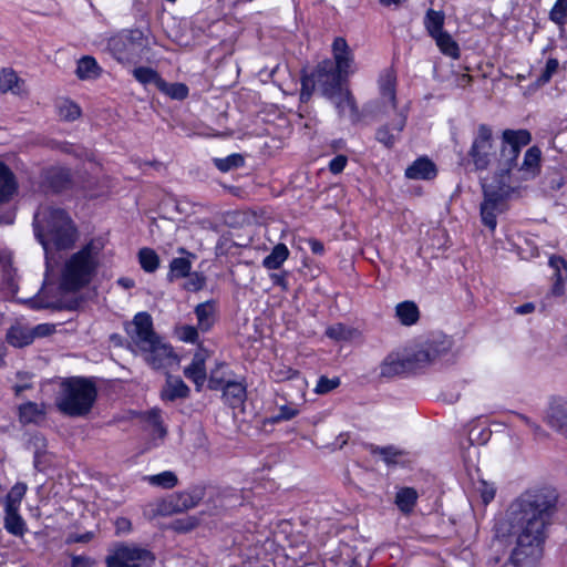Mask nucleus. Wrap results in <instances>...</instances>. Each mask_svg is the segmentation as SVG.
I'll return each mask as SVG.
<instances>
[{
    "label": "nucleus",
    "instance_id": "nucleus-1",
    "mask_svg": "<svg viewBox=\"0 0 567 567\" xmlns=\"http://www.w3.org/2000/svg\"><path fill=\"white\" fill-rule=\"evenodd\" d=\"M558 494L551 487H536L522 493L509 506L507 518L495 526L493 548L513 546L508 557L495 555L491 567H523L542 558L548 527L556 512Z\"/></svg>",
    "mask_w": 567,
    "mask_h": 567
},
{
    "label": "nucleus",
    "instance_id": "nucleus-2",
    "mask_svg": "<svg viewBox=\"0 0 567 567\" xmlns=\"http://www.w3.org/2000/svg\"><path fill=\"white\" fill-rule=\"evenodd\" d=\"M103 249V240L95 238L72 254L61 269L59 286L43 287L40 296L41 307L55 310L78 309L80 300L66 295L78 292L92 281L101 265Z\"/></svg>",
    "mask_w": 567,
    "mask_h": 567
},
{
    "label": "nucleus",
    "instance_id": "nucleus-3",
    "mask_svg": "<svg viewBox=\"0 0 567 567\" xmlns=\"http://www.w3.org/2000/svg\"><path fill=\"white\" fill-rule=\"evenodd\" d=\"M532 140L527 130H505L502 135L501 155L493 181L483 185L484 200L481 204L483 224L492 231L496 228V216L506 208V200L516 193L511 171L517 166L520 148Z\"/></svg>",
    "mask_w": 567,
    "mask_h": 567
},
{
    "label": "nucleus",
    "instance_id": "nucleus-4",
    "mask_svg": "<svg viewBox=\"0 0 567 567\" xmlns=\"http://www.w3.org/2000/svg\"><path fill=\"white\" fill-rule=\"evenodd\" d=\"M34 234L49 259L54 251L70 249L78 239V230L61 208L43 206L34 215Z\"/></svg>",
    "mask_w": 567,
    "mask_h": 567
},
{
    "label": "nucleus",
    "instance_id": "nucleus-5",
    "mask_svg": "<svg viewBox=\"0 0 567 567\" xmlns=\"http://www.w3.org/2000/svg\"><path fill=\"white\" fill-rule=\"evenodd\" d=\"M126 331L132 342L143 352L146 362L154 369L177 363L173 348L156 334L152 317L147 312H138L127 326Z\"/></svg>",
    "mask_w": 567,
    "mask_h": 567
},
{
    "label": "nucleus",
    "instance_id": "nucleus-6",
    "mask_svg": "<svg viewBox=\"0 0 567 567\" xmlns=\"http://www.w3.org/2000/svg\"><path fill=\"white\" fill-rule=\"evenodd\" d=\"M96 394V388L92 381L84 378H70L61 383L55 404L65 415L84 416L91 411Z\"/></svg>",
    "mask_w": 567,
    "mask_h": 567
},
{
    "label": "nucleus",
    "instance_id": "nucleus-7",
    "mask_svg": "<svg viewBox=\"0 0 567 567\" xmlns=\"http://www.w3.org/2000/svg\"><path fill=\"white\" fill-rule=\"evenodd\" d=\"M147 39L140 30L112 39L110 47L121 63H136L147 50Z\"/></svg>",
    "mask_w": 567,
    "mask_h": 567
},
{
    "label": "nucleus",
    "instance_id": "nucleus-8",
    "mask_svg": "<svg viewBox=\"0 0 567 567\" xmlns=\"http://www.w3.org/2000/svg\"><path fill=\"white\" fill-rule=\"evenodd\" d=\"M476 169H487L496 157V145L493 130L486 124H480L468 152Z\"/></svg>",
    "mask_w": 567,
    "mask_h": 567
},
{
    "label": "nucleus",
    "instance_id": "nucleus-9",
    "mask_svg": "<svg viewBox=\"0 0 567 567\" xmlns=\"http://www.w3.org/2000/svg\"><path fill=\"white\" fill-rule=\"evenodd\" d=\"M155 556L148 549L136 545L117 544L107 555V567H141L143 564L151 566Z\"/></svg>",
    "mask_w": 567,
    "mask_h": 567
},
{
    "label": "nucleus",
    "instance_id": "nucleus-10",
    "mask_svg": "<svg viewBox=\"0 0 567 567\" xmlns=\"http://www.w3.org/2000/svg\"><path fill=\"white\" fill-rule=\"evenodd\" d=\"M348 76V74L334 68L333 62L329 59L320 62L312 74L316 84L327 99L347 89L343 86V82L347 81Z\"/></svg>",
    "mask_w": 567,
    "mask_h": 567
},
{
    "label": "nucleus",
    "instance_id": "nucleus-11",
    "mask_svg": "<svg viewBox=\"0 0 567 567\" xmlns=\"http://www.w3.org/2000/svg\"><path fill=\"white\" fill-rule=\"evenodd\" d=\"M342 118H348L351 123H358L361 120L355 99L349 89H346L334 96L329 97Z\"/></svg>",
    "mask_w": 567,
    "mask_h": 567
},
{
    "label": "nucleus",
    "instance_id": "nucleus-12",
    "mask_svg": "<svg viewBox=\"0 0 567 567\" xmlns=\"http://www.w3.org/2000/svg\"><path fill=\"white\" fill-rule=\"evenodd\" d=\"M408 120V107H403L400 110L395 117L392 121V128L390 130L389 125H383L378 128L375 137L386 147H392L396 140L399 138L401 132L405 127Z\"/></svg>",
    "mask_w": 567,
    "mask_h": 567
},
{
    "label": "nucleus",
    "instance_id": "nucleus-13",
    "mask_svg": "<svg viewBox=\"0 0 567 567\" xmlns=\"http://www.w3.org/2000/svg\"><path fill=\"white\" fill-rule=\"evenodd\" d=\"M333 66L350 75L354 63L353 53L342 37H338L332 43Z\"/></svg>",
    "mask_w": 567,
    "mask_h": 567
},
{
    "label": "nucleus",
    "instance_id": "nucleus-14",
    "mask_svg": "<svg viewBox=\"0 0 567 567\" xmlns=\"http://www.w3.org/2000/svg\"><path fill=\"white\" fill-rule=\"evenodd\" d=\"M547 423L567 437V400L557 399L550 403L547 412Z\"/></svg>",
    "mask_w": 567,
    "mask_h": 567
},
{
    "label": "nucleus",
    "instance_id": "nucleus-15",
    "mask_svg": "<svg viewBox=\"0 0 567 567\" xmlns=\"http://www.w3.org/2000/svg\"><path fill=\"white\" fill-rule=\"evenodd\" d=\"M206 358V353L199 350L194 354L192 363L184 369V375L195 383L198 391L207 379L205 367Z\"/></svg>",
    "mask_w": 567,
    "mask_h": 567
},
{
    "label": "nucleus",
    "instance_id": "nucleus-16",
    "mask_svg": "<svg viewBox=\"0 0 567 567\" xmlns=\"http://www.w3.org/2000/svg\"><path fill=\"white\" fill-rule=\"evenodd\" d=\"M410 179H432L436 176V167L427 157H420L405 169Z\"/></svg>",
    "mask_w": 567,
    "mask_h": 567
},
{
    "label": "nucleus",
    "instance_id": "nucleus-17",
    "mask_svg": "<svg viewBox=\"0 0 567 567\" xmlns=\"http://www.w3.org/2000/svg\"><path fill=\"white\" fill-rule=\"evenodd\" d=\"M542 152L537 146L529 147L525 155L518 172L523 179L534 178L540 171Z\"/></svg>",
    "mask_w": 567,
    "mask_h": 567
},
{
    "label": "nucleus",
    "instance_id": "nucleus-18",
    "mask_svg": "<svg viewBox=\"0 0 567 567\" xmlns=\"http://www.w3.org/2000/svg\"><path fill=\"white\" fill-rule=\"evenodd\" d=\"M189 395V388L178 377L168 375L166 384L161 392V396L166 401H175L176 399H185Z\"/></svg>",
    "mask_w": 567,
    "mask_h": 567
},
{
    "label": "nucleus",
    "instance_id": "nucleus-19",
    "mask_svg": "<svg viewBox=\"0 0 567 567\" xmlns=\"http://www.w3.org/2000/svg\"><path fill=\"white\" fill-rule=\"evenodd\" d=\"M410 361L398 354H389L380 365V375L383 378H393L409 371Z\"/></svg>",
    "mask_w": 567,
    "mask_h": 567
},
{
    "label": "nucleus",
    "instance_id": "nucleus-20",
    "mask_svg": "<svg viewBox=\"0 0 567 567\" xmlns=\"http://www.w3.org/2000/svg\"><path fill=\"white\" fill-rule=\"evenodd\" d=\"M151 513L148 514L151 517L155 516H171L181 512V506L178 505V498L175 493L157 501L154 504H150Z\"/></svg>",
    "mask_w": 567,
    "mask_h": 567
},
{
    "label": "nucleus",
    "instance_id": "nucleus-21",
    "mask_svg": "<svg viewBox=\"0 0 567 567\" xmlns=\"http://www.w3.org/2000/svg\"><path fill=\"white\" fill-rule=\"evenodd\" d=\"M9 91L14 94L24 93V81L12 69H3L0 72V92L7 93Z\"/></svg>",
    "mask_w": 567,
    "mask_h": 567
},
{
    "label": "nucleus",
    "instance_id": "nucleus-22",
    "mask_svg": "<svg viewBox=\"0 0 567 567\" xmlns=\"http://www.w3.org/2000/svg\"><path fill=\"white\" fill-rule=\"evenodd\" d=\"M395 81V75L389 70L380 78L381 99L384 103H389L393 110L396 109Z\"/></svg>",
    "mask_w": 567,
    "mask_h": 567
},
{
    "label": "nucleus",
    "instance_id": "nucleus-23",
    "mask_svg": "<svg viewBox=\"0 0 567 567\" xmlns=\"http://www.w3.org/2000/svg\"><path fill=\"white\" fill-rule=\"evenodd\" d=\"M7 341L17 348L29 346L33 342L32 329L21 324L12 326L7 332Z\"/></svg>",
    "mask_w": 567,
    "mask_h": 567
},
{
    "label": "nucleus",
    "instance_id": "nucleus-24",
    "mask_svg": "<svg viewBox=\"0 0 567 567\" xmlns=\"http://www.w3.org/2000/svg\"><path fill=\"white\" fill-rule=\"evenodd\" d=\"M175 495L178 498V505L181 506V512L183 513L196 507L200 503L205 496V488L195 486L188 491L175 493Z\"/></svg>",
    "mask_w": 567,
    "mask_h": 567
},
{
    "label": "nucleus",
    "instance_id": "nucleus-25",
    "mask_svg": "<svg viewBox=\"0 0 567 567\" xmlns=\"http://www.w3.org/2000/svg\"><path fill=\"white\" fill-rule=\"evenodd\" d=\"M17 190V184L11 171L4 164L0 163V203L11 199Z\"/></svg>",
    "mask_w": 567,
    "mask_h": 567
},
{
    "label": "nucleus",
    "instance_id": "nucleus-26",
    "mask_svg": "<svg viewBox=\"0 0 567 567\" xmlns=\"http://www.w3.org/2000/svg\"><path fill=\"white\" fill-rule=\"evenodd\" d=\"M223 390V396L233 406H239L246 399V386L241 382L227 381Z\"/></svg>",
    "mask_w": 567,
    "mask_h": 567
},
{
    "label": "nucleus",
    "instance_id": "nucleus-27",
    "mask_svg": "<svg viewBox=\"0 0 567 567\" xmlns=\"http://www.w3.org/2000/svg\"><path fill=\"white\" fill-rule=\"evenodd\" d=\"M102 69L94 58L90 55L82 56L78 61L75 74L80 80H95L100 76Z\"/></svg>",
    "mask_w": 567,
    "mask_h": 567
},
{
    "label": "nucleus",
    "instance_id": "nucleus-28",
    "mask_svg": "<svg viewBox=\"0 0 567 567\" xmlns=\"http://www.w3.org/2000/svg\"><path fill=\"white\" fill-rule=\"evenodd\" d=\"M436 349L432 346H427L425 348L419 349L410 355H406L405 361H410L409 370H413L431 363L436 359Z\"/></svg>",
    "mask_w": 567,
    "mask_h": 567
},
{
    "label": "nucleus",
    "instance_id": "nucleus-29",
    "mask_svg": "<svg viewBox=\"0 0 567 567\" xmlns=\"http://www.w3.org/2000/svg\"><path fill=\"white\" fill-rule=\"evenodd\" d=\"M195 313L198 321V329L203 332L208 331L215 322V305L212 301H206L197 305Z\"/></svg>",
    "mask_w": 567,
    "mask_h": 567
},
{
    "label": "nucleus",
    "instance_id": "nucleus-30",
    "mask_svg": "<svg viewBox=\"0 0 567 567\" xmlns=\"http://www.w3.org/2000/svg\"><path fill=\"white\" fill-rule=\"evenodd\" d=\"M395 313L404 326L414 324L419 319V308L413 301H404L395 307Z\"/></svg>",
    "mask_w": 567,
    "mask_h": 567
},
{
    "label": "nucleus",
    "instance_id": "nucleus-31",
    "mask_svg": "<svg viewBox=\"0 0 567 567\" xmlns=\"http://www.w3.org/2000/svg\"><path fill=\"white\" fill-rule=\"evenodd\" d=\"M289 250L285 244H277L271 252L265 257L262 265L269 270L278 269L287 260Z\"/></svg>",
    "mask_w": 567,
    "mask_h": 567
},
{
    "label": "nucleus",
    "instance_id": "nucleus-32",
    "mask_svg": "<svg viewBox=\"0 0 567 567\" xmlns=\"http://www.w3.org/2000/svg\"><path fill=\"white\" fill-rule=\"evenodd\" d=\"M18 511L19 509L14 508H4V527L10 534L22 536L25 530V524Z\"/></svg>",
    "mask_w": 567,
    "mask_h": 567
},
{
    "label": "nucleus",
    "instance_id": "nucleus-33",
    "mask_svg": "<svg viewBox=\"0 0 567 567\" xmlns=\"http://www.w3.org/2000/svg\"><path fill=\"white\" fill-rule=\"evenodd\" d=\"M44 415V410L34 402L19 406V420L23 424L35 423Z\"/></svg>",
    "mask_w": 567,
    "mask_h": 567
},
{
    "label": "nucleus",
    "instance_id": "nucleus-34",
    "mask_svg": "<svg viewBox=\"0 0 567 567\" xmlns=\"http://www.w3.org/2000/svg\"><path fill=\"white\" fill-rule=\"evenodd\" d=\"M436 42V45L440 48L441 52L451 58L457 59L460 55V49L457 43L453 40L451 34L447 32H442L433 37Z\"/></svg>",
    "mask_w": 567,
    "mask_h": 567
},
{
    "label": "nucleus",
    "instance_id": "nucleus-35",
    "mask_svg": "<svg viewBox=\"0 0 567 567\" xmlns=\"http://www.w3.org/2000/svg\"><path fill=\"white\" fill-rule=\"evenodd\" d=\"M424 24L430 33V35L433 38L434 35L444 32L443 31V24H444V14L441 11L435 10H427Z\"/></svg>",
    "mask_w": 567,
    "mask_h": 567
},
{
    "label": "nucleus",
    "instance_id": "nucleus-36",
    "mask_svg": "<svg viewBox=\"0 0 567 567\" xmlns=\"http://www.w3.org/2000/svg\"><path fill=\"white\" fill-rule=\"evenodd\" d=\"M145 480L152 485L161 488L171 489L178 483V478L175 473L165 471L156 475L146 476Z\"/></svg>",
    "mask_w": 567,
    "mask_h": 567
},
{
    "label": "nucleus",
    "instance_id": "nucleus-37",
    "mask_svg": "<svg viewBox=\"0 0 567 567\" xmlns=\"http://www.w3.org/2000/svg\"><path fill=\"white\" fill-rule=\"evenodd\" d=\"M417 498V494L413 488L405 487L400 489L395 496V503L402 512H410Z\"/></svg>",
    "mask_w": 567,
    "mask_h": 567
},
{
    "label": "nucleus",
    "instance_id": "nucleus-38",
    "mask_svg": "<svg viewBox=\"0 0 567 567\" xmlns=\"http://www.w3.org/2000/svg\"><path fill=\"white\" fill-rule=\"evenodd\" d=\"M138 260L146 272H154L159 266V258L151 248H142L138 251Z\"/></svg>",
    "mask_w": 567,
    "mask_h": 567
},
{
    "label": "nucleus",
    "instance_id": "nucleus-39",
    "mask_svg": "<svg viewBox=\"0 0 567 567\" xmlns=\"http://www.w3.org/2000/svg\"><path fill=\"white\" fill-rule=\"evenodd\" d=\"M157 89L175 100H184L188 95V87L184 83H167L162 80Z\"/></svg>",
    "mask_w": 567,
    "mask_h": 567
},
{
    "label": "nucleus",
    "instance_id": "nucleus-40",
    "mask_svg": "<svg viewBox=\"0 0 567 567\" xmlns=\"http://www.w3.org/2000/svg\"><path fill=\"white\" fill-rule=\"evenodd\" d=\"M27 492V485L24 483H17L12 486L10 492L6 496L4 508L19 509L22 498Z\"/></svg>",
    "mask_w": 567,
    "mask_h": 567
},
{
    "label": "nucleus",
    "instance_id": "nucleus-41",
    "mask_svg": "<svg viewBox=\"0 0 567 567\" xmlns=\"http://www.w3.org/2000/svg\"><path fill=\"white\" fill-rule=\"evenodd\" d=\"M133 75L140 83L144 85L153 83L156 87L159 86V82L163 80L155 70L146 66L134 69Z\"/></svg>",
    "mask_w": 567,
    "mask_h": 567
},
{
    "label": "nucleus",
    "instance_id": "nucleus-42",
    "mask_svg": "<svg viewBox=\"0 0 567 567\" xmlns=\"http://www.w3.org/2000/svg\"><path fill=\"white\" fill-rule=\"evenodd\" d=\"M245 158L241 154H231L225 158H215L214 164L220 172H229L234 168L241 167Z\"/></svg>",
    "mask_w": 567,
    "mask_h": 567
},
{
    "label": "nucleus",
    "instance_id": "nucleus-43",
    "mask_svg": "<svg viewBox=\"0 0 567 567\" xmlns=\"http://www.w3.org/2000/svg\"><path fill=\"white\" fill-rule=\"evenodd\" d=\"M59 116L64 121H74L81 116L80 106L70 101L63 100L58 105Z\"/></svg>",
    "mask_w": 567,
    "mask_h": 567
},
{
    "label": "nucleus",
    "instance_id": "nucleus-44",
    "mask_svg": "<svg viewBox=\"0 0 567 567\" xmlns=\"http://www.w3.org/2000/svg\"><path fill=\"white\" fill-rule=\"evenodd\" d=\"M225 364L219 363L215 369L210 371V375L208 379V388L210 390H221L226 382V373L224 372Z\"/></svg>",
    "mask_w": 567,
    "mask_h": 567
},
{
    "label": "nucleus",
    "instance_id": "nucleus-45",
    "mask_svg": "<svg viewBox=\"0 0 567 567\" xmlns=\"http://www.w3.org/2000/svg\"><path fill=\"white\" fill-rule=\"evenodd\" d=\"M171 274L174 277H185L189 274L190 261L186 258H174L171 262Z\"/></svg>",
    "mask_w": 567,
    "mask_h": 567
},
{
    "label": "nucleus",
    "instance_id": "nucleus-46",
    "mask_svg": "<svg viewBox=\"0 0 567 567\" xmlns=\"http://www.w3.org/2000/svg\"><path fill=\"white\" fill-rule=\"evenodd\" d=\"M549 16L557 24H564L567 18V0H557Z\"/></svg>",
    "mask_w": 567,
    "mask_h": 567
},
{
    "label": "nucleus",
    "instance_id": "nucleus-47",
    "mask_svg": "<svg viewBox=\"0 0 567 567\" xmlns=\"http://www.w3.org/2000/svg\"><path fill=\"white\" fill-rule=\"evenodd\" d=\"M374 454H379L386 464H395L396 457L402 455V452L393 446L377 447L373 450Z\"/></svg>",
    "mask_w": 567,
    "mask_h": 567
},
{
    "label": "nucleus",
    "instance_id": "nucleus-48",
    "mask_svg": "<svg viewBox=\"0 0 567 567\" xmlns=\"http://www.w3.org/2000/svg\"><path fill=\"white\" fill-rule=\"evenodd\" d=\"M559 66L558 60L549 59L546 63V66L539 78L537 79V84L543 85L547 83L551 76L557 72Z\"/></svg>",
    "mask_w": 567,
    "mask_h": 567
},
{
    "label": "nucleus",
    "instance_id": "nucleus-49",
    "mask_svg": "<svg viewBox=\"0 0 567 567\" xmlns=\"http://www.w3.org/2000/svg\"><path fill=\"white\" fill-rule=\"evenodd\" d=\"M299 413V410L297 408H293L291 405H282L279 408L278 414L271 416L270 421L272 423H278L281 421H289L297 416Z\"/></svg>",
    "mask_w": 567,
    "mask_h": 567
},
{
    "label": "nucleus",
    "instance_id": "nucleus-50",
    "mask_svg": "<svg viewBox=\"0 0 567 567\" xmlns=\"http://www.w3.org/2000/svg\"><path fill=\"white\" fill-rule=\"evenodd\" d=\"M339 384L340 380L338 378L328 379L327 377H321L317 383L316 392L324 394L336 389Z\"/></svg>",
    "mask_w": 567,
    "mask_h": 567
},
{
    "label": "nucleus",
    "instance_id": "nucleus-51",
    "mask_svg": "<svg viewBox=\"0 0 567 567\" xmlns=\"http://www.w3.org/2000/svg\"><path fill=\"white\" fill-rule=\"evenodd\" d=\"M484 504H488L495 496V487L485 481H480L476 487Z\"/></svg>",
    "mask_w": 567,
    "mask_h": 567
},
{
    "label": "nucleus",
    "instance_id": "nucleus-52",
    "mask_svg": "<svg viewBox=\"0 0 567 567\" xmlns=\"http://www.w3.org/2000/svg\"><path fill=\"white\" fill-rule=\"evenodd\" d=\"M326 334L334 340H346L350 337V330L342 324H336L328 328Z\"/></svg>",
    "mask_w": 567,
    "mask_h": 567
},
{
    "label": "nucleus",
    "instance_id": "nucleus-53",
    "mask_svg": "<svg viewBox=\"0 0 567 567\" xmlns=\"http://www.w3.org/2000/svg\"><path fill=\"white\" fill-rule=\"evenodd\" d=\"M147 420L154 427V432L158 435V437L163 439L166 435V429L162 424L159 413L157 411L150 412Z\"/></svg>",
    "mask_w": 567,
    "mask_h": 567
},
{
    "label": "nucleus",
    "instance_id": "nucleus-54",
    "mask_svg": "<svg viewBox=\"0 0 567 567\" xmlns=\"http://www.w3.org/2000/svg\"><path fill=\"white\" fill-rule=\"evenodd\" d=\"M17 378L20 382L14 384L12 389L16 395L19 396L24 390L31 389L32 384L29 382L31 375L28 372H18Z\"/></svg>",
    "mask_w": 567,
    "mask_h": 567
},
{
    "label": "nucleus",
    "instance_id": "nucleus-55",
    "mask_svg": "<svg viewBox=\"0 0 567 567\" xmlns=\"http://www.w3.org/2000/svg\"><path fill=\"white\" fill-rule=\"evenodd\" d=\"M179 338L183 341L195 343L198 339V330L193 326H183L179 329Z\"/></svg>",
    "mask_w": 567,
    "mask_h": 567
},
{
    "label": "nucleus",
    "instance_id": "nucleus-56",
    "mask_svg": "<svg viewBox=\"0 0 567 567\" xmlns=\"http://www.w3.org/2000/svg\"><path fill=\"white\" fill-rule=\"evenodd\" d=\"M315 83H316V81L313 78L312 79H308V78L302 79L301 92H300V101L301 102H307L310 99Z\"/></svg>",
    "mask_w": 567,
    "mask_h": 567
},
{
    "label": "nucleus",
    "instance_id": "nucleus-57",
    "mask_svg": "<svg viewBox=\"0 0 567 567\" xmlns=\"http://www.w3.org/2000/svg\"><path fill=\"white\" fill-rule=\"evenodd\" d=\"M54 331H55V327L53 324H49V323L38 324L37 327H34L32 329L33 340L35 338H41V337L50 336Z\"/></svg>",
    "mask_w": 567,
    "mask_h": 567
},
{
    "label": "nucleus",
    "instance_id": "nucleus-58",
    "mask_svg": "<svg viewBox=\"0 0 567 567\" xmlns=\"http://www.w3.org/2000/svg\"><path fill=\"white\" fill-rule=\"evenodd\" d=\"M348 162V158L347 156L344 155H338L336 156L329 164V169L331 173L333 174H339L341 173L344 167H346V164Z\"/></svg>",
    "mask_w": 567,
    "mask_h": 567
},
{
    "label": "nucleus",
    "instance_id": "nucleus-59",
    "mask_svg": "<svg viewBox=\"0 0 567 567\" xmlns=\"http://www.w3.org/2000/svg\"><path fill=\"white\" fill-rule=\"evenodd\" d=\"M30 445L34 450V453L47 454V441L42 435H33L30 440Z\"/></svg>",
    "mask_w": 567,
    "mask_h": 567
},
{
    "label": "nucleus",
    "instance_id": "nucleus-60",
    "mask_svg": "<svg viewBox=\"0 0 567 567\" xmlns=\"http://www.w3.org/2000/svg\"><path fill=\"white\" fill-rule=\"evenodd\" d=\"M95 560L87 556H72L71 567H94Z\"/></svg>",
    "mask_w": 567,
    "mask_h": 567
},
{
    "label": "nucleus",
    "instance_id": "nucleus-61",
    "mask_svg": "<svg viewBox=\"0 0 567 567\" xmlns=\"http://www.w3.org/2000/svg\"><path fill=\"white\" fill-rule=\"evenodd\" d=\"M549 265L556 269V276L558 281L564 280L560 269H565L567 271V264L561 257H550Z\"/></svg>",
    "mask_w": 567,
    "mask_h": 567
},
{
    "label": "nucleus",
    "instance_id": "nucleus-62",
    "mask_svg": "<svg viewBox=\"0 0 567 567\" xmlns=\"http://www.w3.org/2000/svg\"><path fill=\"white\" fill-rule=\"evenodd\" d=\"M199 524L196 517H188L185 520H178L176 523V529L181 532H187L195 528Z\"/></svg>",
    "mask_w": 567,
    "mask_h": 567
},
{
    "label": "nucleus",
    "instance_id": "nucleus-63",
    "mask_svg": "<svg viewBox=\"0 0 567 567\" xmlns=\"http://www.w3.org/2000/svg\"><path fill=\"white\" fill-rule=\"evenodd\" d=\"M94 537L92 532L84 534H71L68 536L66 543H89Z\"/></svg>",
    "mask_w": 567,
    "mask_h": 567
},
{
    "label": "nucleus",
    "instance_id": "nucleus-64",
    "mask_svg": "<svg viewBox=\"0 0 567 567\" xmlns=\"http://www.w3.org/2000/svg\"><path fill=\"white\" fill-rule=\"evenodd\" d=\"M204 284V278L199 277L198 275H195L190 277L189 280L186 282V288L192 291H197L203 288Z\"/></svg>",
    "mask_w": 567,
    "mask_h": 567
}]
</instances>
